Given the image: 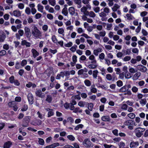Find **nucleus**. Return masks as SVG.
Returning a JSON list of instances; mask_svg holds the SVG:
<instances>
[{"mask_svg":"<svg viewBox=\"0 0 148 148\" xmlns=\"http://www.w3.org/2000/svg\"><path fill=\"white\" fill-rule=\"evenodd\" d=\"M32 34L36 38H40L42 36L41 32L35 26L34 27L33 29L32 30Z\"/></svg>","mask_w":148,"mask_h":148,"instance_id":"obj_1","label":"nucleus"},{"mask_svg":"<svg viewBox=\"0 0 148 148\" xmlns=\"http://www.w3.org/2000/svg\"><path fill=\"white\" fill-rule=\"evenodd\" d=\"M145 129L140 127L136 128L134 132L136 136L138 138L140 137L143 135V132L145 130Z\"/></svg>","mask_w":148,"mask_h":148,"instance_id":"obj_2","label":"nucleus"},{"mask_svg":"<svg viewBox=\"0 0 148 148\" xmlns=\"http://www.w3.org/2000/svg\"><path fill=\"white\" fill-rule=\"evenodd\" d=\"M30 120V119L29 116H26L25 117L23 120L22 126L24 127H28L29 125Z\"/></svg>","mask_w":148,"mask_h":148,"instance_id":"obj_3","label":"nucleus"},{"mask_svg":"<svg viewBox=\"0 0 148 148\" xmlns=\"http://www.w3.org/2000/svg\"><path fill=\"white\" fill-rule=\"evenodd\" d=\"M92 143L88 138H86L83 142V145L87 147H90L91 146Z\"/></svg>","mask_w":148,"mask_h":148,"instance_id":"obj_4","label":"nucleus"},{"mask_svg":"<svg viewBox=\"0 0 148 148\" xmlns=\"http://www.w3.org/2000/svg\"><path fill=\"white\" fill-rule=\"evenodd\" d=\"M36 96L41 98H43L45 97V95L42 92V91L40 89L38 90L35 92Z\"/></svg>","mask_w":148,"mask_h":148,"instance_id":"obj_5","label":"nucleus"},{"mask_svg":"<svg viewBox=\"0 0 148 148\" xmlns=\"http://www.w3.org/2000/svg\"><path fill=\"white\" fill-rule=\"evenodd\" d=\"M27 99L29 103L30 104H32L34 103V98L32 94L31 93H29L27 95Z\"/></svg>","mask_w":148,"mask_h":148,"instance_id":"obj_6","label":"nucleus"},{"mask_svg":"<svg viewBox=\"0 0 148 148\" xmlns=\"http://www.w3.org/2000/svg\"><path fill=\"white\" fill-rule=\"evenodd\" d=\"M25 34L27 38H30L31 36V32L30 29L26 27H25Z\"/></svg>","mask_w":148,"mask_h":148,"instance_id":"obj_7","label":"nucleus"},{"mask_svg":"<svg viewBox=\"0 0 148 148\" xmlns=\"http://www.w3.org/2000/svg\"><path fill=\"white\" fill-rule=\"evenodd\" d=\"M137 67H138V70L141 72H145L147 71L146 68L145 66L142 65H138Z\"/></svg>","mask_w":148,"mask_h":148,"instance_id":"obj_8","label":"nucleus"},{"mask_svg":"<svg viewBox=\"0 0 148 148\" xmlns=\"http://www.w3.org/2000/svg\"><path fill=\"white\" fill-rule=\"evenodd\" d=\"M12 145V143L10 141H8L5 143L3 145L4 148H9Z\"/></svg>","mask_w":148,"mask_h":148,"instance_id":"obj_9","label":"nucleus"},{"mask_svg":"<svg viewBox=\"0 0 148 148\" xmlns=\"http://www.w3.org/2000/svg\"><path fill=\"white\" fill-rule=\"evenodd\" d=\"M89 60H92L91 64H97V61L95 59V57L93 55H90L89 57Z\"/></svg>","mask_w":148,"mask_h":148,"instance_id":"obj_10","label":"nucleus"},{"mask_svg":"<svg viewBox=\"0 0 148 148\" xmlns=\"http://www.w3.org/2000/svg\"><path fill=\"white\" fill-rule=\"evenodd\" d=\"M5 38V34L3 32L1 33V34H0V42H3Z\"/></svg>","mask_w":148,"mask_h":148,"instance_id":"obj_11","label":"nucleus"},{"mask_svg":"<svg viewBox=\"0 0 148 148\" xmlns=\"http://www.w3.org/2000/svg\"><path fill=\"white\" fill-rule=\"evenodd\" d=\"M140 75L141 73L140 72H137L132 77L133 79L134 80L137 79Z\"/></svg>","mask_w":148,"mask_h":148,"instance_id":"obj_12","label":"nucleus"},{"mask_svg":"<svg viewBox=\"0 0 148 148\" xmlns=\"http://www.w3.org/2000/svg\"><path fill=\"white\" fill-rule=\"evenodd\" d=\"M139 145V143L138 142H131L130 144V147L131 148H134L136 147Z\"/></svg>","mask_w":148,"mask_h":148,"instance_id":"obj_13","label":"nucleus"},{"mask_svg":"<svg viewBox=\"0 0 148 148\" xmlns=\"http://www.w3.org/2000/svg\"><path fill=\"white\" fill-rule=\"evenodd\" d=\"M101 120L103 121H110V117L109 116H103L101 117Z\"/></svg>","mask_w":148,"mask_h":148,"instance_id":"obj_14","label":"nucleus"},{"mask_svg":"<svg viewBox=\"0 0 148 148\" xmlns=\"http://www.w3.org/2000/svg\"><path fill=\"white\" fill-rule=\"evenodd\" d=\"M52 100V96L50 95H47L45 101H47L48 103H51Z\"/></svg>","mask_w":148,"mask_h":148,"instance_id":"obj_15","label":"nucleus"},{"mask_svg":"<svg viewBox=\"0 0 148 148\" xmlns=\"http://www.w3.org/2000/svg\"><path fill=\"white\" fill-rule=\"evenodd\" d=\"M69 11L70 14L72 16L75 13L74 8L73 7H71L69 8Z\"/></svg>","mask_w":148,"mask_h":148,"instance_id":"obj_16","label":"nucleus"},{"mask_svg":"<svg viewBox=\"0 0 148 148\" xmlns=\"http://www.w3.org/2000/svg\"><path fill=\"white\" fill-rule=\"evenodd\" d=\"M31 51L33 53V56L34 58H35L36 57L38 56L39 53L35 49H32Z\"/></svg>","mask_w":148,"mask_h":148,"instance_id":"obj_17","label":"nucleus"},{"mask_svg":"<svg viewBox=\"0 0 148 148\" xmlns=\"http://www.w3.org/2000/svg\"><path fill=\"white\" fill-rule=\"evenodd\" d=\"M13 14L15 16L18 17L21 15V13L19 11L15 10L13 12Z\"/></svg>","mask_w":148,"mask_h":148,"instance_id":"obj_18","label":"nucleus"},{"mask_svg":"<svg viewBox=\"0 0 148 148\" xmlns=\"http://www.w3.org/2000/svg\"><path fill=\"white\" fill-rule=\"evenodd\" d=\"M97 66L96 64H91L88 65V67L90 69H94L96 68Z\"/></svg>","mask_w":148,"mask_h":148,"instance_id":"obj_19","label":"nucleus"},{"mask_svg":"<svg viewBox=\"0 0 148 148\" xmlns=\"http://www.w3.org/2000/svg\"><path fill=\"white\" fill-rule=\"evenodd\" d=\"M134 121L132 120H129L125 121L124 122V124L126 125H130L133 124Z\"/></svg>","mask_w":148,"mask_h":148,"instance_id":"obj_20","label":"nucleus"},{"mask_svg":"<svg viewBox=\"0 0 148 148\" xmlns=\"http://www.w3.org/2000/svg\"><path fill=\"white\" fill-rule=\"evenodd\" d=\"M122 52L123 54L125 53L126 55H130L131 53V49H128L126 50L123 49L122 51Z\"/></svg>","mask_w":148,"mask_h":148,"instance_id":"obj_21","label":"nucleus"},{"mask_svg":"<svg viewBox=\"0 0 148 148\" xmlns=\"http://www.w3.org/2000/svg\"><path fill=\"white\" fill-rule=\"evenodd\" d=\"M120 8V6L118 5V4H115L114 5V6L112 8V10L114 12H115L117 11V10L119 8Z\"/></svg>","mask_w":148,"mask_h":148,"instance_id":"obj_22","label":"nucleus"},{"mask_svg":"<svg viewBox=\"0 0 148 148\" xmlns=\"http://www.w3.org/2000/svg\"><path fill=\"white\" fill-rule=\"evenodd\" d=\"M127 90L126 86L125 85L121 88L119 90V92H125Z\"/></svg>","mask_w":148,"mask_h":148,"instance_id":"obj_23","label":"nucleus"},{"mask_svg":"<svg viewBox=\"0 0 148 148\" xmlns=\"http://www.w3.org/2000/svg\"><path fill=\"white\" fill-rule=\"evenodd\" d=\"M125 78L128 79L130 78L132 76L131 74L127 72H125Z\"/></svg>","mask_w":148,"mask_h":148,"instance_id":"obj_24","label":"nucleus"},{"mask_svg":"<svg viewBox=\"0 0 148 148\" xmlns=\"http://www.w3.org/2000/svg\"><path fill=\"white\" fill-rule=\"evenodd\" d=\"M126 16L127 17L128 20H132L135 19V18L131 14H127Z\"/></svg>","mask_w":148,"mask_h":148,"instance_id":"obj_25","label":"nucleus"},{"mask_svg":"<svg viewBox=\"0 0 148 148\" xmlns=\"http://www.w3.org/2000/svg\"><path fill=\"white\" fill-rule=\"evenodd\" d=\"M37 7L38 8V10L40 12H43V10L44 8L43 7L39 4L38 5Z\"/></svg>","mask_w":148,"mask_h":148,"instance_id":"obj_26","label":"nucleus"},{"mask_svg":"<svg viewBox=\"0 0 148 148\" xmlns=\"http://www.w3.org/2000/svg\"><path fill=\"white\" fill-rule=\"evenodd\" d=\"M147 101L146 99H142L140 101V103L143 106L145 105Z\"/></svg>","mask_w":148,"mask_h":148,"instance_id":"obj_27","label":"nucleus"},{"mask_svg":"<svg viewBox=\"0 0 148 148\" xmlns=\"http://www.w3.org/2000/svg\"><path fill=\"white\" fill-rule=\"evenodd\" d=\"M84 83L85 85L87 86H90L91 84L90 81L88 79H86L84 81Z\"/></svg>","mask_w":148,"mask_h":148,"instance_id":"obj_28","label":"nucleus"},{"mask_svg":"<svg viewBox=\"0 0 148 148\" xmlns=\"http://www.w3.org/2000/svg\"><path fill=\"white\" fill-rule=\"evenodd\" d=\"M99 49L100 50L99 51L98 49H95L93 51V53L96 56H97L98 55V53L99 52H101V49L99 48Z\"/></svg>","mask_w":148,"mask_h":148,"instance_id":"obj_29","label":"nucleus"},{"mask_svg":"<svg viewBox=\"0 0 148 148\" xmlns=\"http://www.w3.org/2000/svg\"><path fill=\"white\" fill-rule=\"evenodd\" d=\"M62 12L65 16H66L68 13L67 8L66 7L64 8L62 10Z\"/></svg>","mask_w":148,"mask_h":148,"instance_id":"obj_30","label":"nucleus"},{"mask_svg":"<svg viewBox=\"0 0 148 148\" xmlns=\"http://www.w3.org/2000/svg\"><path fill=\"white\" fill-rule=\"evenodd\" d=\"M127 116L132 119H134L135 117V115L134 114L132 113L129 114L127 115Z\"/></svg>","mask_w":148,"mask_h":148,"instance_id":"obj_31","label":"nucleus"},{"mask_svg":"<svg viewBox=\"0 0 148 148\" xmlns=\"http://www.w3.org/2000/svg\"><path fill=\"white\" fill-rule=\"evenodd\" d=\"M49 3L52 5L54 6L56 4L55 0H48Z\"/></svg>","mask_w":148,"mask_h":148,"instance_id":"obj_32","label":"nucleus"},{"mask_svg":"<svg viewBox=\"0 0 148 148\" xmlns=\"http://www.w3.org/2000/svg\"><path fill=\"white\" fill-rule=\"evenodd\" d=\"M98 72L97 70H95L93 71V76L94 78H96Z\"/></svg>","mask_w":148,"mask_h":148,"instance_id":"obj_33","label":"nucleus"},{"mask_svg":"<svg viewBox=\"0 0 148 148\" xmlns=\"http://www.w3.org/2000/svg\"><path fill=\"white\" fill-rule=\"evenodd\" d=\"M71 103H68L67 102H66L64 104V106L65 108L66 109H68L69 108Z\"/></svg>","mask_w":148,"mask_h":148,"instance_id":"obj_34","label":"nucleus"},{"mask_svg":"<svg viewBox=\"0 0 148 148\" xmlns=\"http://www.w3.org/2000/svg\"><path fill=\"white\" fill-rule=\"evenodd\" d=\"M9 79L10 82L11 84L13 83L15 80L14 79V77L13 75H12L10 77Z\"/></svg>","mask_w":148,"mask_h":148,"instance_id":"obj_35","label":"nucleus"},{"mask_svg":"<svg viewBox=\"0 0 148 148\" xmlns=\"http://www.w3.org/2000/svg\"><path fill=\"white\" fill-rule=\"evenodd\" d=\"M52 148H54L59 145V143L57 142L51 145Z\"/></svg>","mask_w":148,"mask_h":148,"instance_id":"obj_36","label":"nucleus"},{"mask_svg":"<svg viewBox=\"0 0 148 148\" xmlns=\"http://www.w3.org/2000/svg\"><path fill=\"white\" fill-rule=\"evenodd\" d=\"M67 138L71 141H74L75 139V137L72 135H68L67 136Z\"/></svg>","mask_w":148,"mask_h":148,"instance_id":"obj_37","label":"nucleus"},{"mask_svg":"<svg viewBox=\"0 0 148 148\" xmlns=\"http://www.w3.org/2000/svg\"><path fill=\"white\" fill-rule=\"evenodd\" d=\"M54 112H53V110L52 109V110H50V111H49L48 114V117H50L51 116H52L54 115Z\"/></svg>","mask_w":148,"mask_h":148,"instance_id":"obj_38","label":"nucleus"},{"mask_svg":"<svg viewBox=\"0 0 148 148\" xmlns=\"http://www.w3.org/2000/svg\"><path fill=\"white\" fill-rule=\"evenodd\" d=\"M28 108V106L27 105L25 104L23 106V108L21 109L22 111H26Z\"/></svg>","mask_w":148,"mask_h":148,"instance_id":"obj_39","label":"nucleus"},{"mask_svg":"<svg viewBox=\"0 0 148 148\" xmlns=\"http://www.w3.org/2000/svg\"><path fill=\"white\" fill-rule=\"evenodd\" d=\"M38 143L39 144L41 145H43L44 144V141L43 139L41 138H39Z\"/></svg>","mask_w":148,"mask_h":148,"instance_id":"obj_40","label":"nucleus"},{"mask_svg":"<svg viewBox=\"0 0 148 148\" xmlns=\"http://www.w3.org/2000/svg\"><path fill=\"white\" fill-rule=\"evenodd\" d=\"M117 85L119 87L121 86L123 84V82L121 80H118L116 82Z\"/></svg>","mask_w":148,"mask_h":148,"instance_id":"obj_41","label":"nucleus"},{"mask_svg":"<svg viewBox=\"0 0 148 148\" xmlns=\"http://www.w3.org/2000/svg\"><path fill=\"white\" fill-rule=\"evenodd\" d=\"M6 53V51L4 50H3L0 51V56H4L5 55Z\"/></svg>","mask_w":148,"mask_h":148,"instance_id":"obj_42","label":"nucleus"},{"mask_svg":"<svg viewBox=\"0 0 148 148\" xmlns=\"http://www.w3.org/2000/svg\"><path fill=\"white\" fill-rule=\"evenodd\" d=\"M106 78L109 80H111L112 79V75L110 74H107L106 75Z\"/></svg>","mask_w":148,"mask_h":148,"instance_id":"obj_43","label":"nucleus"},{"mask_svg":"<svg viewBox=\"0 0 148 148\" xmlns=\"http://www.w3.org/2000/svg\"><path fill=\"white\" fill-rule=\"evenodd\" d=\"M25 12L27 14H29L31 13L30 9L29 7H27L25 10Z\"/></svg>","mask_w":148,"mask_h":148,"instance_id":"obj_44","label":"nucleus"},{"mask_svg":"<svg viewBox=\"0 0 148 148\" xmlns=\"http://www.w3.org/2000/svg\"><path fill=\"white\" fill-rule=\"evenodd\" d=\"M89 105L88 106V109L90 110L91 111L92 110V108L93 107V105L92 103H88Z\"/></svg>","mask_w":148,"mask_h":148,"instance_id":"obj_45","label":"nucleus"},{"mask_svg":"<svg viewBox=\"0 0 148 148\" xmlns=\"http://www.w3.org/2000/svg\"><path fill=\"white\" fill-rule=\"evenodd\" d=\"M95 14L93 11H90L89 12V16L92 17L94 18L95 16Z\"/></svg>","mask_w":148,"mask_h":148,"instance_id":"obj_46","label":"nucleus"},{"mask_svg":"<svg viewBox=\"0 0 148 148\" xmlns=\"http://www.w3.org/2000/svg\"><path fill=\"white\" fill-rule=\"evenodd\" d=\"M27 64V60H23L21 63V65L23 66H24L25 65H26Z\"/></svg>","mask_w":148,"mask_h":148,"instance_id":"obj_47","label":"nucleus"},{"mask_svg":"<svg viewBox=\"0 0 148 148\" xmlns=\"http://www.w3.org/2000/svg\"><path fill=\"white\" fill-rule=\"evenodd\" d=\"M131 59V57L130 56H126L123 59L124 61H127L130 60Z\"/></svg>","mask_w":148,"mask_h":148,"instance_id":"obj_48","label":"nucleus"},{"mask_svg":"<svg viewBox=\"0 0 148 148\" xmlns=\"http://www.w3.org/2000/svg\"><path fill=\"white\" fill-rule=\"evenodd\" d=\"M106 32L104 31H102L99 33L100 36L104 37L106 35Z\"/></svg>","mask_w":148,"mask_h":148,"instance_id":"obj_49","label":"nucleus"},{"mask_svg":"<svg viewBox=\"0 0 148 148\" xmlns=\"http://www.w3.org/2000/svg\"><path fill=\"white\" fill-rule=\"evenodd\" d=\"M15 100L17 102H20L21 101V98L20 97H16L15 99Z\"/></svg>","mask_w":148,"mask_h":148,"instance_id":"obj_50","label":"nucleus"},{"mask_svg":"<svg viewBox=\"0 0 148 148\" xmlns=\"http://www.w3.org/2000/svg\"><path fill=\"white\" fill-rule=\"evenodd\" d=\"M85 102H83L82 101H80L78 103V105L81 107H84V104Z\"/></svg>","mask_w":148,"mask_h":148,"instance_id":"obj_51","label":"nucleus"},{"mask_svg":"<svg viewBox=\"0 0 148 148\" xmlns=\"http://www.w3.org/2000/svg\"><path fill=\"white\" fill-rule=\"evenodd\" d=\"M87 10V8L85 6L83 7L81 9V12L83 13H85V12H86Z\"/></svg>","mask_w":148,"mask_h":148,"instance_id":"obj_52","label":"nucleus"},{"mask_svg":"<svg viewBox=\"0 0 148 148\" xmlns=\"http://www.w3.org/2000/svg\"><path fill=\"white\" fill-rule=\"evenodd\" d=\"M127 107L128 106L126 104H124L122 106L121 109L124 110H127Z\"/></svg>","mask_w":148,"mask_h":148,"instance_id":"obj_53","label":"nucleus"},{"mask_svg":"<svg viewBox=\"0 0 148 148\" xmlns=\"http://www.w3.org/2000/svg\"><path fill=\"white\" fill-rule=\"evenodd\" d=\"M58 32L59 34H62L64 32V29L63 28H59L58 29Z\"/></svg>","mask_w":148,"mask_h":148,"instance_id":"obj_54","label":"nucleus"},{"mask_svg":"<svg viewBox=\"0 0 148 148\" xmlns=\"http://www.w3.org/2000/svg\"><path fill=\"white\" fill-rule=\"evenodd\" d=\"M47 17L48 19L50 20H52L53 18V16L50 14H48L47 15Z\"/></svg>","mask_w":148,"mask_h":148,"instance_id":"obj_55","label":"nucleus"},{"mask_svg":"<svg viewBox=\"0 0 148 148\" xmlns=\"http://www.w3.org/2000/svg\"><path fill=\"white\" fill-rule=\"evenodd\" d=\"M72 45V43L71 42H69L67 44H65L64 45L67 47H70Z\"/></svg>","mask_w":148,"mask_h":148,"instance_id":"obj_56","label":"nucleus"},{"mask_svg":"<svg viewBox=\"0 0 148 148\" xmlns=\"http://www.w3.org/2000/svg\"><path fill=\"white\" fill-rule=\"evenodd\" d=\"M112 132L115 136H117L118 135V130L117 129L113 130L112 131Z\"/></svg>","mask_w":148,"mask_h":148,"instance_id":"obj_57","label":"nucleus"},{"mask_svg":"<svg viewBox=\"0 0 148 148\" xmlns=\"http://www.w3.org/2000/svg\"><path fill=\"white\" fill-rule=\"evenodd\" d=\"M72 60L73 62L76 63L77 61V57L76 56L74 55L73 56Z\"/></svg>","mask_w":148,"mask_h":148,"instance_id":"obj_58","label":"nucleus"},{"mask_svg":"<svg viewBox=\"0 0 148 148\" xmlns=\"http://www.w3.org/2000/svg\"><path fill=\"white\" fill-rule=\"evenodd\" d=\"M67 120L68 122H70L71 123H72L74 122V120L71 117H68Z\"/></svg>","mask_w":148,"mask_h":148,"instance_id":"obj_59","label":"nucleus"},{"mask_svg":"<svg viewBox=\"0 0 148 148\" xmlns=\"http://www.w3.org/2000/svg\"><path fill=\"white\" fill-rule=\"evenodd\" d=\"M100 16L102 17H105L106 16V14L105 13H104V12H101V13L99 14Z\"/></svg>","mask_w":148,"mask_h":148,"instance_id":"obj_60","label":"nucleus"},{"mask_svg":"<svg viewBox=\"0 0 148 148\" xmlns=\"http://www.w3.org/2000/svg\"><path fill=\"white\" fill-rule=\"evenodd\" d=\"M119 146L120 148H121L122 147H124L125 146V145L124 143L121 142L119 143Z\"/></svg>","mask_w":148,"mask_h":148,"instance_id":"obj_61","label":"nucleus"},{"mask_svg":"<svg viewBox=\"0 0 148 148\" xmlns=\"http://www.w3.org/2000/svg\"><path fill=\"white\" fill-rule=\"evenodd\" d=\"M132 90L134 92H136L138 90V88L135 86H134L132 89Z\"/></svg>","mask_w":148,"mask_h":148,"instance_id":"obj_62","label":"nucleus"},{"mask_svg":"<svg viewBox=\"0 0 148 148\" xmlns=\"http://www.w3.org/2000/svg\"><path fill=\"white\" fill-rule=\"evenodd\" d=\"M112 24H107V29L108 30H110L111 29V28L112 27Z\"/></svg>","mask_w":148,"mask_h":148,"instance_id":"obj_63","label":"nucleus"},{"mask_svg":"<svg viewBox=\"0 0 148 148\" xmlns=\"http://www.w3.org/2000/svg\"><path fill=\"white\" fill-rule=\"evenodd\" d=\"M105 55L103 53H101L99 55V58L101 60H103L104 58Z\"/></svg>","mask_w":148,"mask_h":148,"instance_id":"obj_64","label":"nucleus"}]
</instances>
